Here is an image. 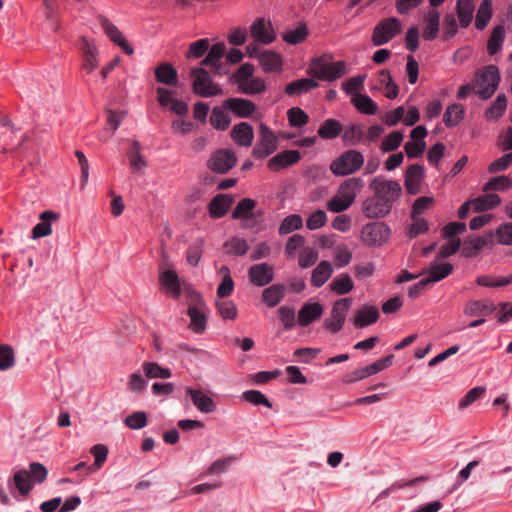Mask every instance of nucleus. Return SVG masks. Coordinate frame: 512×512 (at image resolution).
Here are the masks:
<instances>
[{
	"instance_id": "nucleus-3",
	"label": "nucleus",
	"mask_w": 512,
	"mask_h": 512,
	"mask_svg": "<svg viewBox=\"0 0 512 512\" xmlns=\"http://www.w3.org/2000/svg\"><path fill=\"white\" fill-rule=\"evenodd\" d=\"M307 73L319 80L332 82L345 75L346 65L343 61L326 63L321 58H314L308 67Z\"/></svg>"
},
{
	"instance_id": "nucleus-47",
	"label": "nucleus",
	"mask_w": 512,
	"mask_h": 512,
	"mask_svg": "<svg viewBox=\"0 0 512 512\" xmlns=\"http://www.w3.org/2000/svg\"><path fill=\"white\" fill-rule=\"evenodd\" d=\"M504 39H505L504 28L501 25L496 26L493 29V31L489 37L488 43H487L488 53L490 55L496 54L501 49Z\"/></svg>"
},
{
	"instance_id": "nucleus-28",
	"label": "nucleus",
	"mask_w": 512,
	"mask_h": 512,
	"mask_svg": "<svg viewBox=\"0 0 512 512\" xmlns=\"http://www.w3.org/2000/svg\"><path fill=\"white\" fill-rule=\"evenodd\" d=\"M319 86L318 82L311 78H303L290 82L285 87V93L289 96H299Z\"/></svg>"
},
{
	"instance_id": "nucleus-32",
	"label": "nucleus",
	"mask_w": 512,
	"mask_h": 512,
	"mask_svg": "<svg viewBox=\"0 0 512 512\" xmlns=\"http://www.w3.org/2000/svg\"><path fill=\"white\" fill-rule=\"evenodd\" d=\"M333 273L330 262L321 261L312 271L311 284L315 287L323 286Z\"/></svg>"
},
{
	"instance_id": "nucleus-40",
	"label": "nucleus",
	"mask_w": 512,
	"mask_h": 512,
	"mask_svg": "<svg viewBox=\"0 0 512 512\" xmlns=\"http://www.w3.org/2000/svg\"><path fill=\"white\" fill-rule=\"evenodd\" d=\"M492 16V1L483 0L478 8L475 20V26L477 29H484Z\"/></svg>"
},
{
	"instance_id": "nucleus-38",
	"label": "nucleus",
	"mask_w": 512,
	"mask_h": 512,
	"mask_svg": "<svg viewBox=\"0 0 512 512\" xmlns=\"http://www.w3.org/2000/svg\"><path fill=\"white\" fill-rule=\"evenodd\" d=\"M331 291L338 295H344L349 293L353 288L354 284L351 277L344 273L335 277L329 285Z\"/></svg>"
},
{
	"instance_id": "nucleus-37",
	"label": "nucleus",
	"mask_w": 512,
	"mask_h": 512,
	"mask_svg": "<svg viewBox=\"0 0 512 512\" xmlns=\"http://www.w3.org/2000/svg\"><path fill=\"white\" fill-rule=\"evenodd\" d=\"M13 482L16 489L22 496H27L33 488L30 474L25 469H21L14 474Z\"/></svg>"
},
{
	"instance_id": "nucleus-62",
	"label": "nucleus",
	"mask_w": 512,
	"mask_h": 512,
	"mask_svg": "<svg viewBox=\"0 0 512 512\" xmlns=\"http://www.w3.org/2000/svg\"><path fill=\"white\" fill-rule=\"evenodd\" d=\"M245 401L254 405H264L268 408L272 407L271 402L268 398L258 390H247L242 394Z\"/></svg>"
},
{
	"instance_id": "nucleus-34",
	"label": "nucleus",
	"mask_w": 512,
	"mask_h": 512,
	"mask_svg": "<svg viewBox=\"0 0 512 512\" xmlns=\"http://www.w3.org/2000/svg\"><path fill=\"white\" fill-rule=\"evenodd\" d=\"M352 103L355 108L364 114L367 115H375L378 110L377 104L367 95L364 94H355Z\"/></svg>"
},
{
	"instance_id": "nucleus-12",
	"label": "nucleus",
	"mask_w": 512,
	"mask_h": 512,
	"mask_svg": "<svg viewBox=\"0 0 512 512\" xmlns=\"http://www.w3.org/2000/svg\"><path fill=\"white\" fill-rule=\"evenodd\" d=\"M493 239L494 234L492 232L480 237L465 239L461 250L462 256L466 258L477 256L483 248L493 243Z\"/></svg>"
},
{
	"instance_id": "nucleus-45",
	"label": "nucleus",
	"mask_w": 512,
	"mask_h": 512,
	"mask_svg": "<svg viewBox=\"0 0 512 512\" xmlns=\"http://www.w3.org/2000/svg\"><path fill=\"white\" fill-rule=\"evenodd\" d=\"M223 248L225 250V253L227 254L243 256L247 253L249 245L246 240L238 237H233L232 239L226 241L223 244Z\"/></svg>"
},
{
	"instance_id": "nucleus-33",
	"label": "nucleus",
	"mask_w": 512,
	"mask_h": 512,
	"mask_svg": "<svg viewBox=\"0 0 512 512\" xmlns=\"http://www.w3.org/2000/svg\"><path fill=\"white\" fill-rule=\"evenodd\" d=\"M285 296V286L283 284H274L262 292V300L269 306H277Z\"/></svg>"
},
{
	"instance_id": "nucleus-21",
	"label": "nucleus",
	"mask_w": 512,
	"mask_h": 512,
	"mask_svg": "<svg viewBox=\"0 0 512 512\" xmlns=\"http://www.w3.org/2000/svg\"><path fill=\"white\" fill-rule=\"evenodd\" d=\"M323 314V306L318 302L305 303L298 312V322L302 327L308 326Z\"/></svg>"
},
{
	"instance_id": "nucleus-63",
	"label": "nucleus",
	"mask_w": 512,
	"mask_h": 512,
	"mask_svg": "<svg viewBox=\"0 0 512 512\" xmlns=\"http://www.w3.org/2000/svg\"><path fill=\"white\" fill-rule=\"evenodd\" d=\"M233 461H234V457H226V458L217 459L206 470L205 475H216V474L225 473Z\"/></svg>"
},
{
	"instance_id": "nucleus-49",
	"label": "nucleus",
	"mask_w": 512,
	"mask_h": 512,
	"mask_svg": "<svg viewBox=\"0 0 512 512\" xmlns=\"http://www.w3.org/2000/svg\"><path fill=\"white\" fill-rule=\"evenodd\" d=\"M238 90L247 95L260 94L266 90V85L261 78H251L238 86Z\"/></svg>"
},
{
	"instance_id": "nucleus-44",
	"label": "nucleus",
	"mask_w": 512,
	"mask_h": 512,
	"mask_svg": "<svg viewBox=\"0 0 512 512\" xmlns=\"http://www.w3.org/2000/svg\"><path fill=\"white\" fill-rule=\"evenodd\" d=\"M256 202L250 198L242 199L232 212L233 219H250Z\"/></svg>"
},
{
	"instance_id": "nucleus-8",
	"label": "nucleus",
	"mask_w": 512,
	"mask_h": 512,
	"mask_svg": "<svg viewBox=\"0 0 512 512\" xmlns=\"http://www.w3.org/2000/svg\"><path fill=\"white\" fill-rule=\"evenodd\" d=\"M400 31V21L395 17L387 18L375 26L372 34V42L375 46L384 45L388 43Z\"/></svg>"
},
{
	"instance_id": "nucleus-4",
	"label": "nucleus",
	"mask_w": 512,
	"mask_h": 512,
	"mask_svg": "<svg viewBox=\"0 0 512 512\" xmlns=\"http://www.w3.org/2000/svg\"><path fill=\"white\" fill-rule=\"evenodd\" d=\"M192 90L201 97H212L222 94V89L215 85L204 68H193L190 72Z\"/></svg>"
},
{
	"instance_id": "nucleus-36",
	"label": "nucleus",
	"mask_w": 512,
	"mask_h": 512,
	"mask_svg": "<svg viewBox=\"0 0 512 512\" xmlns=\"http://www.w3.org/2000/svg\"><path fill=\"white\" fill-rule=\"evenodd\" d=\"M501 198L495 193H486L474 199V212H481L497 207Z\"/></svg>"
},
{
	"instance_id": "nucleus-25",
	"label": "nucleus",
	"mask_w": 512,
	"mask_h": 512,
	"mask_svg": "<svg viewBox=\"0 0 512 512\" xmlns=\"http://www.w3.org/2000/svg\"><path fill=\"white\" fill-rule=\"evenodd\" d=\"M423 20L425 22L423 28L424 39L428 41L434 40L439 33L440 14L436 10H430L424 15Z\"/></svg>"
},
{
	"instance_id": "nucleus-29",
	"label": "nucleus",
	"mask_w": 512,
	"mask_h": 512,
	"mask_svg": "<svg viewBox=\"0 0 512 512\" xmlns=\"http://www.w3.org/2000/svg\"><path fill=\"white\" fill-rule=\"evenodd\" d=\"M258 60L265 72H275L282 68V58L274 51H262L258 56Z\"/></svg>"
},
{
	"instance_id": "nucleus-7",
	"label": "nucleus",
	"mask_w": 512,
	"mask_h": 512,
	"mask_svg": "<svg viewBox=\"0 0 512 512\" xmlns=\"http://www.w3.org/2000/svg\"><path fill=\"white\" fill-rule=\"evenodd\" d=\"M160 269L163 270L159 276V282L161 286L165 288L166 293L169 296L178 298L182 292L179 277L175 270L169 268L168 258L164 252H162Z\"/></svg>"
},
{
	"instance_id": "nucleus-59",
	"label": "nucleus",
	"mask_w": 512,
	"mask_h": 512,
	"mask_svg": "<svg viewBox=\"0 0 512 512\" xmlns=\"http://www.w3.org/2000/svg\"><path fill=\"white\" fill-rule=\"evenodd\" d=\"M333 254L334 264L338 268L348 265L352 260V253L346 245H340L335 247Z\"/></svg>"
},
{
	"instance_id": "nucleus-13",
	"label": "nucleus",
	"mask_w": 512,
	"mask_h": 512,
	"mask_svg": "<svg viewBox=\"0 0 512 512\" xmlns=\"http://www.w3.org/2000/svg\"><path fill=\"white\" fill-rule=\"evenodd\" d=\"M248 276L250 282L254 285L266 286L274 279L273 267L267 263L252 265L248 270Z\"/></svg>"
},
{
	"instance_id": "nucleus-6",
	"label": "nucleus",
	"mask_w": 512,
	"mask_h": 512,
	"mask_svg": "<svg viewBox=\"0 0 512 512\" xmlns=\"http://www.w3.org/2000/svg\"><path fill=\"white\" fill-rule=\"evenodd\" d=\"M278 145V136L264 123L259 126V137L253 149L257 158H266L274 153Z\"/></svg>"
},
{
	"instance_id": "nucleus-14",
	"label": "nucleus",
	"mask_w": 512,
	"mask_h": 512,
	"mask_svg": "<svg viewBox=\"0 0 512 512\" xmlns=\"http://www.w3.org/2000/svg\"><path fill=\"white\" fill-rule=\"evenodd\" d=\"M60 214L51 210L42 212L39 215L40 222L36 224L32 229V238L38 239L41 237H47L52 233V224L58 222Z\"/></svg>"
},
{
	"instance_id": "nucleus-50",
	"label": "nucleus",
	"mask_w": 512,
	"mask_h": 512,
	"mask_svg": "<svg viewBox=\"0 0 512 512\" xmlns=\"http://www.w3.org/2000/svg\"><path fill=\"white\" fill-rule=\"evenodd\" d=\"M507 108V98L504 94L497 96L493 104L486 110L485 116L487 119L500 118Z\"/></svg>"
},
{
	"instance_id": "nucleus-52",
	"label": "nucleus",
	"mask_w": 512,
	"mask_h": 512,
	"mask_svg": "<svg viewBox=\"0 0 512 512\" xmlns=\"http://www.w3.org/2000/svg\"><path fill=\"white\" fill-rule=\"evenodd\" d=\"M303 226V220L300 215L292 214L285 217L279 226L278 232L280 235H286L294 230H298Z\"/></svg>"
},
{
	"instance_id": "nucleus-48",
	"label": "nucleus",
	"mask_w": 512,
	"mask_h": 512,
	"mask_svg": "<svg viewBox=\"0 0 512 512\" xmlns=\"http://www.w3.org/2000/svg\"><path fill=\"white\" fill-rule=\"evenodd\" d=\"M229 115L220 107H214L210 115L211 125L218 130H226L230 125Z\"/></svg>"
},
{
	"instance_id": "nucleus-16",
	"label": "nucleus",
	"mask_w": 512,
	"mask_h": 512,
	"mask_svg": "<svg viewBox=\"0 0 512 512\" xmlns=\"http://www.w3.org/2000/svg\"><path fill=\"white\" fill-rule=\"evenodd\" d=\"M80 50L82 52V69L87 73L93 72L98 67V49L86 38H81Z\"/></svg>"
},
{
	"instance_id": "nucleus-58",
	"label": "nucleus",
	"mask_w": 512,
	"mask_h": 512,
	"mask_svg": "<svg viewBox=\"0 0 512 512\" xmlns=\"http://www.w3.org/2000/svg\"><path fill=\"white\" fill-rule=\"evenodd\" d=\"M289 124L293 127H302L309 121L308 115L299 107L291 108L287 111Z\"/></svg>"
},
{
	"instance_id": "nucleus-17",
	"label": "nucleus",
	"mask_w": 512,
	"mask_h": 512,
	"mask_svg": "<svg viewBox=\"0 0 512 512\" xmlns=\"http://www.w3.org/2000/svg\"><path fill=\"white\" fill-rule=\"evenodd\" d=\"M497 306L488 300H469L463 309L464 315L468 317H484L494 313Z\"/></svg>"
},
{
	"instance_id": "nucleus-39",
	"label": "nucleus",
	"mask_w": 512,
	"mask_h": 512,
	"mask_svg": "<svg viewBox=\"0 0 512 512\" xmlns=\"http://www.w3.org/2000/svg\"><path fill=\"white\" fill-rule=\"evenodd\" d=\"M363 162H331L330 171L339 177L350 175L361 169Z\"/></svg>"
},
{
	"instance_id": "nucleus-22",
	"label": "nucleus",
	"mask_w": 512,
	"mask_h": 512,
	"mask_svg": "<svg viewBox=\"0 0 512 512\" xmlns=\"http://www.w3.org/2000/svg\"><path fill=\"white\" fill-rule=\"evenodd\" d=\"M423 168L418 164L411 165L405 174V187L408 193L417 194L423 179Z\"/></svg>"
},
{
	"instance_id": "nucleus-31",
	"label": "nucleus",
	"mask_w": 512,
	"mask_h": 512,
	"mask_svg": "<svg viewBox=\"0 0 512 512\" xmlns=\"http://www.w3.org/2000/svg\"><path fill=\"white\" fill-rule=\"evenodd\" d=\"M362 186L363 180L361 178H350L341 184L337 195L352 204L356 197L357 190H359Z\"/></svg>"
},
{
	"instance_id": "nucleus-46",
	"label": "nucleus",
	"mask_w": 512,
	"mask_h": 512,
	"mask_svg": "<svg viewBox=\"0 0 512 512\" xmlns=\"http://www.w3.org/2000/svg\"><path fill=\"white\" fill-rule=\"evenodd\" d=\"M142 368L145 376L151 379H167L171 377V371L168 368L161 367L155 362H144Z\"/></svg>"
},
{
	"instance_id": "nucleus-54",
	"label": "nucleus",
	"mask_w": 512,
	"mask_h": 512,
	"mask_svg": "<svg viewBox=\"0 0 512 512\" xmlns=\"http://www.w3.org/2000/svg\"><path fill=\"white\" fill-rule=\"evenodd\" d=\"M124 424L133 430H139L147 426L148 418L145 412L136 411L124 419Z\"/></svg>"
},
{
	"instance_id": "nucleus-42",
	"label": "nucleus",
	"mask_w": 512,
	"mask_h": 512,
	"mask_svg": "<svg viewBox=\"0 0 512 512\" xmlns=\"http://www.w3.org/2000/svg\"><path fill=\"white\" fill-rule=\"evenodd\" d=\"M463 115V106L461 104H452L444 112L443 122L447 127L456 126L462 120Z\"/></svg>"
},
{
	"instance_id": "nucleus-5",
	"label": "nucleus",
	"mask_w": 512,
	"mask_h": 512,
	"mask_svg": "<svg viewBox=\"0 0 512 512\" xmlns=\"http://www.w3.org/2000/svg\"><path fill=\"white\" fill-rule=\"evenodd\" d=\"M352 306V298L346 297L334 302L330 312V317L326 318L323 326L332 334L338 333L344 325L346 313Z\"/></svg>"
},
{
	"instance_id": "nucleus-43",
	"label": "nucleus",
	"mask_w": 512,
	"mask_h": 512,
	"mask_svg": "<svg viewBox=\"0 0 512 512\" xmlns=\"http://www.w3.org/2000/svg\"><path fill=\"white\" fill-rule=\"evenodd\" d=\"M188 315L191 323L190 327L195 333H202L206 328V316L199 307H189Z\"/></svg>"
},
{
	"instance_id": "nucleus-2",
	"label": "nucleus",
	"mask_w": 512,
	"mask_h": 512,
	"mask_svg": "<svg viewBox=\"0 0 512 512\" xmlns=\"http://www.w3.org/2000/svg\"><path fill=\"white\" fill-rule=\"evenodd\" d=\"M499 82V69L495 65H488L478 71L475 76L474 84L476 87V93L481 99L486 100L495 93Z\"/></svg>"
},
{
	"instance_id": "nucleus-11",
	"label": "nucleus",
	"mask_w": 512,
	"mask_h": 512,
	"mask_svg": "<svg viewBox=\"0 0 512 512\" xmlns=\"http://www.w3.org/2000/svg\"><path fill=\"white\" fill-rule=\"evenodd\" d=\"M207 52L208 54L201 61V64L210 67L211 71L214 74H224L226 71L221 63V59L223 58L226 52L225 44L222 42L216 43L212 45Z\"/></svg>"
},
{
	"instance_id": "nucleus-24",
	"label": "nucleus",
	"mask_w": 512,
	"mask_h": 512,
	"mask_svg": "<svg viewBox=\"0 0 512 512\" xmlns=\"http://www.w3.org/2000/svg\"><path fill=\"white\" fill-rule=\"evenodd\" d=\"M232 203L233 199L229 195L219 194L215 196L209 203V215L215 219L223 217Z\"/></svg>"
},
{
	"instance_id": "nucleus-53",
	"label": "nucleus",
	"mask_w": 512,
	"mask_h": 512,
	"mask_svg": "<svg viewBox=\"0 0 512 512\" xmlns=\"http://www.w3.org/2000/svg\"><path fill=\"white\" fill-rule=\"evenodd\" d=\"M209 46L210 42L209 39L207 38L194 41L190 44L189 49L187 50L185 56L188 59L200 58L208 51Z\"/></svg>"
},
{
	"instance_id": "nucleus-30",
	"label": "nucleus",
	"mask_w": 512,
	"mask_h": 512,
	"mask_svg": "<svg viewBox=\"0 0 512 512\" xmlns=\"http://www.w3.org/2000/svg\"><path fill=\"white\" fill-rule=\"evenodd\" d=\"M475 10L473 0H458L456 3V13L462 28H467L473 19Z\"/></svg>"
},
{
	"instance_id": "nucleus-55",
	"label": "nucleus",
	"mask_w": 512,
	"mask_h": 512,
	"mask_svg": "<svg viewBox=\"0 0 512 512\" xmlns=\"http://www.w3.org/2000/svg\"><path fill=\"white\" fill-rule=\"evenodd\" d=\"M216 308L218 313L223 319L233 320L237 316V308L236 305L230 301L225 299H219L216 301Z\"/></svg>"
},
{
	"instance_id": "nucleus-1",
	"label": "nucleus",
	"mask_w": 512,
	"mask_h": 512,
	"mask_svg": "<svg viewBox=\"0 0 512 512\" xmlns=\"http://www.w3.org/2000/svg\"><path fill=\"white\" fill-rule=\"evenodd\" d=\"M369 188L373 191V195L363 202L362 212L370 219L388 215L393 204L402 194V187L397 181L386 180L380 176L371 180Z\"/></svg>"
},
{
	"instance_id": "nucleus-20",
	"label": "nucleus",
	"mask_w": 512,
	"mask_h": 512,
	"mask_svg": "<svg viewBox=\"0 0 512 512\" xmlns=\"http://www.w3.org/2000/svg\"><path fill=\"white\" fill-rule=\"evenodd\" d=\"M251 37L262 44H270L274 40V34L270 23L263 18L256 19L250 27Z\"/></svg>"
},
{
	"instance_id": "nucleus-57",
	"label": "nucleus",
	"mask_w": 512,
	"mask_h": 512,
	"mask_svg": "<svg viewBox=\"0 0 512 512\" xmlns=\"http://www.w3.org/2000/svg\"><path fill=\"white\" fill-rule=\"evenodd\" d=\"M403 141V133L400 131H393L388 134L381 143V150L384 152H391L396 150Z\"/></svg>"
},
{
	"instance_id": "nucleus-64",
	"label": "nucleus",
	"mask_w": 512,
	"mask_h": 512,
	"mask_svg": "<svg viewBox=\"0 0 512 512\" xmlns=\"http://www.w3.org/2000/svg\"><path fill=\"white\" fill-rule=\"evenodd\" d=\"M497 242L502 245H512V223L500 225L495 232Z\"/></svg>"
},
{
	"instance_id": "nucleus-41",
	"label": "nucleus",
	"mask_w": 512,
	"mask_h": 512,
	"mask_svg": "<svg viewBox=\"0 0 512 512\" xmlns=\"http://www.w3.org/2000/svg\"><path fill=\"white\" fill-rule=\"evenodd\" d=\"M342 126L335 119L325 120L318 129V135L323 139H332L340 134Z\"/></svg>"
},
{
	"instance_id": "nucleus-15",
	"label": "nucleus",
	"mask_w": 512,
	"mask_h": 512,
	"mask_svg": "<svg viewBox=\"0 0 512 512\" xmlns=\"http://www.w3.org/2000/svg\"><path fill=\"white\" fill-rule=\"evenodd\" d=\"M99 20L101 27L104 29L110 40L120 46L127 55H132L134 53V49L123 37L120 30L104 16H100Z\"/></svg>"
},
{
	"instance_id": "nucleus-56",
	"label": "nucleus",
	"mask_w": 512,
	"mask_h": 512,
	"mask_svg": "<svg viewBox=\"0 0 512 512\" xmlns=\"http://www.w3.org/2000/svg\"><path fill=\"white\" fill-rule=\"evenodd\" d=\"M279 320L284 330H291L296 325L295 310L289 306H281L278 309Z\"/></svg>"
},
{
	"instance_id": "nucleus-27",
	"label": "nucleus",
	"mask_w": 512,
	"mask_h": 512,
	"mask_svg": "<svg viewBox=\"0 0 512 512\" xmlns=\"http://www.w3.org/2000/svg\"><path fill=\"white\" fill-rule=\"evenodd\" d=\"M156 81L165 85H175L178 82V73L176 69L167 62L159 64L155 68Z\"/></svg>"
},
{
	"instance_id": "nucleus-10",
	"label": "nucleus",
	"mask_w": 512,
	"mask_h": 512,
	"mask_svg": "<svg viewBox=\"0 0 512 512\" xmlns=\"http://www.w3.org/2000/svg\"><path fill=\"white\" fill-rule=\"evenodd\" d=\"M393 357H394L393 355L385 356L366 367L356 369V370L348 373L344 377V382L355 383V382H358V381L365 379L369 376H372L374 374L381 372L382 370L388 368L392 364Z\"/></svg>"
},
{
	"instance_id": "nucleus-35",
	"label": "nucleus",
	"mask_w": 512,
	"mask_h": 512,
	"mask_svg": "<svg viewBox=\"0 0 512 512\" xmlns=\"http://www.w3.org/2000/svg\"><path fill=\"white\" fill-rule=\"evenodd\" d=\"M453 270L450 263H433L428 270V276L425 277L429 284L438 282L447 277Z\"/></svg>"
},
{
	"instance_id": "nucleus-18",
	"label": "nucleus",
	"mask_w": 512,
	"mask_h": 512,
	"mask_svg": "<svg viewBox=\"0 0 512 512\" xmlns=\"http://www.w3.org/2000/svg\"><path fill=\"white\" fill-rule=\"evenodd\" d=\"M223 106L242 118L250 117L256 110L255 104L244 98H229L223 102Z\"/></svg>"
},
{
	"instance_id": "nucleus-23",
	"label": "nucleus",
	"mask_w": 512,
	"mask_h": 512,
	"mask_svg": "<svg viewBox=\"0 0 512 512\" xmlns=\"http://www.w3.org/2000/svg\"><path fill=\"white\" fill-rule=\"evenodd\" d=\"M231 138L241 146H250L252 144L254 133L253 128L246 122L236 124L230 131Z\"/></svg>"
},
{
	"instance_id": "nucleus-19",
	"label": "nucleus",
	"mask_w": 512,
	"mask_h": 512,
	"mask_svg": "<svg viewBox=\"0 0 512 512\" xmlns=\"http://www.w3.org/2000/svg\"><path fill=\"white\" fill-rule=\"evenodd\" d=\"M186 393L190 396L194 406L200 412L209 414L216 410V403L214 400L202 390L187 387Z\"/></svg>"
},
{
	"instance_id": "nucleus-26",
	"label": "nucleus",
	"mask_w": 512,
	"mask_h": 512,
	"mask_svg": "<svg viewBox=\"0 0 512 512\" xmlns=\"http://www.w3.org/2000/svg\"><path fill=\"white\" fill-rule=\"evenodd\" d=\"M379 318V311L374 306L365 305L359 311H357L353 324L357 328H364L366 326L374 324Z\"/></svg>"
},
{
	"instance_id": "nucleus-9",
	"label": "nucleus",
	"mask_w": 512,
	"mask_h": 512,
	"mask_svg": "<svg viewBox=\"0 0 512 512\" xmlns=\"http://www.w3.org/2000/svg\"><path fill=\"white\" fill-rule=\"evenodd\" d=\"M390 228L383 222H373L365 225L361 231V238L368 246H380L390 237Z\"/></svg>"
},
{
	"instance_id": "nucleus-60",
	"label": "nucleus",
	"mask_w": 512,
	"mask_h": 512,
	"mask_svg": "<svg viewBox=\"0 0 512 512\" xmlns=\"http://www.w3.org/2000/svg\"><path fill=\"white\" fill-rule=\"evenodd\" d=\"M511 186V180L507 176L492 177L483 187L485 192L502 191Z\"/></svg>"
},
{
	"instance_id": "nucleus-51",
	"label": "nucleus",
	"mask_w": 512,
	"mask_h": 512,
	"mask_svg": "<svg viewBox=\"0 0 512 512\" xmlns=\"http://www.w3.org/2000/svg\"><path fill=\"white\" fill-rule=\"evenodd\" d=\"M308 36L306 24H300L296 29L289 30L283 34V40L291 45L302 43Z\"/></svg>"
},
{
	"instance_id": "nucleus-61",
	"label": "nucleus",
	"mask_w": 512,
	"mask_h": 512,
	"mask_svg": "<svg viewBox=\"0 0 512 512\" xmlns=\"http://www.w3.org/2000/svg\"><path fill=\"white\" fill-rule=\"evenodd\" d=\"M203 246H204V240L203 239H196L189 247L187 251V261L193 265H198L202 252H203Z\"/></svg>"
}]
</instances>
